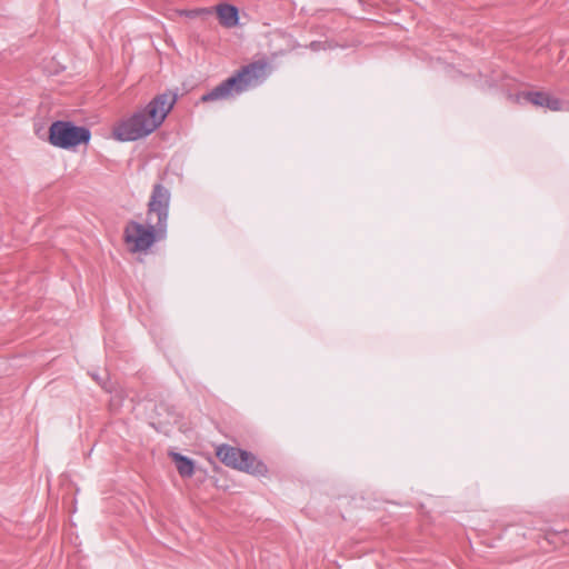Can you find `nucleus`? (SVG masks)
Wrapping results in <instances>:
<instances>
[{"mask_svg": "<svg viewBox=\"0 0 569 569\" xmlns=\"http://www.w3.org/2000/svg\"><path fill=\"white\" fill-rule=\"evenodd\" d=\"M170 199L168 188L161 183L153 186L148 203L147 226L130 220L124 227L123 238L126 243L132 244V252H146L154 242L167 237Z\"/></svg>", "mask_w": 569, "mask_h": 569, "instance_id": "1", "label": "nucleus"}, {"mask_svg": "<svg viewBox=\"0 0 569 569\" xmlns=\"http://www.w3.org/2000/svg\"><path fill=\"white\" fill-rule=\"evenodd\" d=\"M177 101V94L163 92L146 107L133 112L113 128V136L122 142L137 141L156 131L166 120Z\"/></svg>", "mask_w": 569, "mask_h": 569, "instance_id": "2", "label": "nucleus"}, {"mask_svg": "<svg viewBox=\"0 0 569 569\" xmlns=\"http://www.w3.org/2000/svg\"><path fill=\"white\" fill-rule=\"evenodd\" d=\"M264 61H253L240 68L228 79L216 86L202 96V101H216L227 99L232 93H241L248 88H254L266 80Z\"/></svg>", "mask_w": 569, "mask_h": 569, "instance_id": "3", "label": "nucleus"}, {"mask_svg": "<svg viewBox=\"0 0 569 569\" xmlns=\"http://www.w3.org/2000/svg\"><path fill=\"white\" fill-rule=\"evenodd\" d=\"M90 140V129L70 120H56L48 130L49 143L63 150H76L81 144H88Z\"/></svg>", "mask_w": 569, "mask_h": 569, "instance_id": "4", "label": "nucleus"}, {"mask_svg": "<svg viewBox=\"0 0 569 569\" xmlns=\"http://www.w3.org/2000/svg\"><path fill=\"white\" fill-rule=\"evenodd\" d=\"M216 456L224 466L250 475L263 476L268 472L263 461L258 459L252 452L240 448L221 445L217 448Z\"/></svg>", "mask_w": 569, "mask_h": 569, "instance_id": "5", "label": "nucleus"}, {"mask_svg": "<svg viewBox=\"0 0 569 569\" xmlns=\"http://www.w3.org/2000/svg\"><path fill=\"white\" fill-rule=\"evenodd\" d=\"M216 12L220 23L226 28H232L239 23V10L233 4L219 3Z\"/></svg>", "mask_w": 569, "mask_h": 569, "instance_id": "6", "label": "nucleus"}, {"mask_svg": "<svg viewBox=\"0 0 569 569\" xmlns=\"http://www.w3.org/2000/svg\"><path fill=\"white\" fill-rule=\"evenodd\" d=\"M176 468L182 478H190L194 473V461L179 452H170Z\"/></svg>", "mask_w": 569, "mask_h": 569, "instance_id": "7", "label": "nucleus"}, {"mask_svg": "<svg viewBox=\"0 0 569 569\" xmlns=\"http://www.w3.org/2000/svg\"><path fill=\"white\" fill-rule=\"evenodd\" d=\"M546 96H547V93L541 92V91H527V92L522 93V97L526 101H528L535 106H538V107L543 106V100H545Z\"/></svg>", "mask_w": 569, "mask_h": 569, "instance_id": "8", "label": "nucleus"}, {"mask_svg": "<svg viewBox=\"0 0 569 569\" xmlns=\"http://www.w3.org/2000/svg\"><path fill=\"white\" fill-rule=\"evenodd\" d=\"M545 108L551 110V111H558L561 109L562 107V101L556 97H552L550 94L547 93L545 100H543V106Z\"/></svg>", "mask_w": 569, "mask_h": 569, "instance_id": "9", "label": "nucleus"}, {"mask_svg": "<svg viewBox=\"0 0 569 569\" xmlns=\"http://www.w3.org/2000/svg\"><path fill=\"white\" fill-rule=\"evenodd\" d=\"M206 13H210V10L202 8V9L180 10L179 11L180 16H184L188 18H196L200 14H206Z\"/></svg>", "mask_w": 569, "mask_h": 569, "instance_id": "10", "label": "nucleus"}, {"mask_svg": "<svg viewBox=\"0 0 569 569\" xmlns=\"http://www.w3.org/2000/svg\"><path fill=\"white\" fill-rule=\"evenodd\" d=\"M309 49L315 51V52H318V51H321V50H326L327 49V44H326V42H322V41H311L310 44H309Z\"/></svg>", "mask_w": 569, "mask_h": 569, "instance_id": "11", "label": "nucleus"}]
</instances>
